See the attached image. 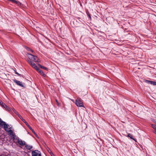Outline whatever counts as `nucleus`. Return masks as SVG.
Instances as JSON below:
<instances>
[{
  "instance_id": "obj_18",
  "label": "nucleus",
  "mask_w": 156,
  "mask_h": 156,
  "mask_svg": "<svg viewBox=\"0 0 156 156\" xmlns=\"http://www.w3.org/2000/svg\"><path fill=\"white\" fill-rule=\"evenodd\" d=\"M7 132H9L10 133V135L12 134L13 133V132L12 130L11 129H10L8 131L7 130V129H6Z\"/></svg>"
},
{
  "instance_id": "obj_21",
  "label": "nucleus",
  "mask_w": 156,
  "mask_h": 156,
  "mask_svg": "<svg viewBox=\"0 0 156 156\" xmlns=\"http://www.w3.org/2000/svg\"><path fill=\"white\" fill-rule=\"evenodd\" d=\"M11 135V137L13 138V139H15V134L13 133L12 134L10 135Z\"/></svg>"
},
{
  "instance_id": "obj_27",
  "label": "nucleus",
  "mask_w": 156,
  "mask_h": 156,
  "mask_svg": "<svg viewBox=\"0 0 156 156\" xmlns=\"http://www.w3.org/2000/svg\"><path fill=\"white\" fill-rule=\"evenodd\" d=\"M56 101L57 105H59V103H58V101H57V100H56Z\"/></svg>"
},
{
  "instance_id": "obj_17",
  "label": "nucleus",
  "mask_w": 156,
  "mask_h": 156,
  "mask_svg": "<svg viewBox=\"0 0 156 156\" xmlns=\"http://www.w3.org/2000/svg\"><path fill=\"white\" fill-rule=\"evenodd\" d=\"M1 106L3 108H5V107L6 106V105L5 103H4L3 102H2V104H0Z\"/></svg>"
},
{
  "instance_id": "obj_5",
  "label": "nucleus",
  "mask_w": 156,
  "mask_h": 156,
  "mask_svg": "<svg viewBox=\"0 0 156 156\" xmlns=\"http://www.w3.org/2000/svg\"><path fill=\"white\" fill-rule=\"evenodd\" d=\"M13 81L18 85H19V86H20L23 87H25L24 86V85L22 83L20 82V81L16 80H13Z\"/></svg>"
},
{
  "instance_id": "obj_4",
  "label": "nucleus",
  "mask_w": 156,
  "mask_h": 156,
  "mask_svg": "<svg viewBox=\"0 0 156 156\" xmlns=\"http://www.w3.org/2000/svg\"><path fill=\"white\" fill-rule=\"evenodd\" d=\"M28 62L35 69L37 68V67L36 64L32 61L30 60H27Z\"/></svg>"
},
{
  "instance_id": "obj_20",
  "label": "nucleus",
  "mask_w": 156,
  "mask_h": 156,
  "mask_svg": "<svg viewBox=\"0 0 156 156\" xmlns=\"http://www.w3.org/2000/svg\"><path fill=\"white\" fill-rule=\"evenodd\" d=\"M151 126V127L155 130L156 129V125L154 124H152Z\"/></svg>"
},
{
  "instance_id": "obj_31",
  "label": "nucleus",
  "mask_w": 156,
  "mask_h": 156,
  "mask_svg": "<svg viewBox=\"0 0 156 156\" xmlns=\"http://www.w3.org/2000/svg\"><path fill=\"white\" fill-rule=\"evenodd\" d=\"M153 132L156 134V131H153Z\"/></svg>"
},
{
  "instance_id": "obj_11",
  "label": "nucleus",
  "mask_w": 156,
  "mask_h": 156,
  "mask_svg": "<svg viewBox=\"0 0 156 156\" xmlns=\"http://www.w3.org/2000/svg\"><path fill=\"white\" fill-rule=\"evenodd\" d=\"M19 117L22 121L26 124V125L28 124V123L23 118L22 116L20 115H19Z\"/></svg>"
},
{
  "instance_id": "obj_23",
  "label": "nucleus",
  "mask_w": 156,
  "mask_h": 156,
  "mask_svg": "<svg viewBox=\"0 0 156 156\" xmlns=\"http://www.w3.org/2000/svg\"><path fill=\"white\" fill-rule=\"evenodd\" d=\"M77 19H78V20H76V21L77 22H79V21H80L82 22V20H82L81 19V20H80V18L79 17L77 18Z\"/></svg>"
},
{
  "instance_id": "obj_24",
  "label": "nucleus",
  "mask_w": 156,
  "mask_h": 156,
  "mask_svg": "<svg viewBox=\"0 0 156 156\" xmlns=\"http://www.w3.org/2000/svg\"><path fill=\"white\" fill-rule=\"evenodd\" d=\"M49 152L50 153V154L52 156H55L54 154H53V153L51 151L50 152Z\"/></svg>"
},
{
  "instance_id": "obj_13",
  "label": "nucleus",
  "mask_w": 156,
  "mask_h": 156,
  "mask_svg": "<svg viewBox=\"0 0 156 156\" xmlns=\"http://www.w3.org/2000/svg\"><path fill=\"white\" fill-rule=\"evenodd\" d=\"M37 65H38L39 66V67L40 68H41V69H45V70H48V69L46 67H45L44 66H42L41 65H40V64H39V63H38L37 64Z\"/></svg>"
},
{
  "instance_id": "obj_29",
  "label": "nucleus",
  "mask_w": 156,
  "mask_h": 156,
  "mask_svg": "<svg viewBox=\"0 0 156 156\" xmlns=\"http://www.w3.org/2000/svg\"><path fill=\"white\" fill-rule=\"evenodd\" d=\"M0 156H7L6 155H4V154H2V155H0Z\"/></svg>"
},
{
  "instance_id": "obj_26",
  "label": "nucleus",
  "mask_w": 156,
  "mask_h": 156,
  "mask_svg": "<svg viewBox=\"0 0 156 156\" xmlns=\"http://www.w3.org/2000/svg\"><path fill=\"white\" fill-rule=\"evenodd\" d=\"M15 113L16 115H17L19 116V115H20V114L18 113L16 111V112H15Z\"/></svg>"
},
{
  "instance_id": "obj_30",
  "label": "nucleus",
  "mask_w": 156,
  "mask_h": 156,
  "mask_svg": "<svg viewBox=\"0 0 156 156\" xmlns=\"http://www.w3.org/2000/svg\"><path fill=\"white\" fill-rule=\"evenodd\" d=\"M2 101L0 99V104H2Z\"/></svg>"
},
{
  "instance_id": "obj_22",
  "label": "nucleus",
  "mask_w": 156,
  "mask_h": 156,
  "mask_svg": "<svg viewBox=\"0 0 156 156\" xmlns=\"http://www.w3.org/2000/svg\"><path fill=\"white\" fill-rule=\"evenodd\" d=\"M87 16H88V17L90 19H91V17L90 14L88 12H87Z\"/></svg>"
},
{
  "instance_id": "obj_12",
  "label": "nucleus",
  "mask_w": 156,
  "mask_h": 156,
  "mask_svg": "<svg viewBox=\"0 0 156 156\" xmlns=\"http://www.w3.org/2000/svg\"><path fill=\"white\" fill-rule=\"evenodd\" d=\"M33 61H34L35 62H40V60L38 58V57L35 56V57H34Z\"/></svg>"
},
{
  "instance_id": "obj_14",
  "label": "nucleus",
  "mask_w": 156,
  "mask_h": 156,
  "mask_svg": "<svg viewBox=\"0 0 156 156\" xmlns=\"http://www.w3.org/2000/svg\"><path fill=\"white\" fill-rule=\"evenodd\" d=\"M25 145L26 148L28 150H30L33 148V147L32 146H30L27 144H26Z\"/></svg>"
},
{
  "instance_id": "obj_15",
  "label": "nucleus",
  "mask_w": 156,
  "mask_h": 156,
  "mask_svg": "<svg viewBox=\"0 0 156 156\" xmlns=\"http://www.w3.org/2000/svg\"><path fill=\"white\" fill-rule=\"evenodd\" d=\"M5 110L8 111H10L11 110V109L8 106L6 105V106L4 108Z\"/></svg>"
},
{
  "instance_id": "obj_7",
  "label": "nucleus",
  "mask_w": 156,
  "mask_h": 156,
  "mask_svg": "<svg viewBox=\"0 0 156 156\" xmlns=\"http://www.w3.org/2000/svg\"><path fill=\"white\" fill-rule=\"evenodd\" d=\"M27 56L28 57L29 59H30V60L33 61V60H34V57H35V56L31 54H27Z\"/></svg>"
},
{
  "instance_id": "obj_1",
  "label": "nucleus",
  "mask_w": 156,
  "mask_h": 156,
  "mask_svg": "<svg viewBox=\"0 0 156 156\" xmlns=\"http://www.w3.org/2000/svg\"><path fill=\"white\" fill-rule=\"evenodd\" d=\"M76 105L79 107H83V102L82 100L80 98H77L76 101Z\"/></svg>"
},
{
  "instance_id": "obj_9",
  "label": "nucleus",
  "mask_w": 156,
  "mask_h": 156,
  "mask_svg": "<svg viewBox=\"0 0 156 156\" xmlns=\"http://www.w3.org/2000/svg\"><path fill=\"white\" fill-rule=\"evenodd\" d=\"M26 125L27 126V127L29 128V129L32 131V133L35 135L37 137H38V136L37 134L35 133V131L30 126L29 124Z\"/></svg>"
},
{
  "instance_id": "obj_16",
  "label": "nucleus",
  "mask_w": 156,
  "mask_h": 156,
  "mask_svg": "<svg viewBox=\"0 0 156 156\" xmlns=\"http://www.w3.org/2000/svg\"><path fill=\"white\" fill-rule=\"evenodd\" d=\"M128 136L131 139H132L133 140H135V139L133 138L132 135L130 133L128 134Z\"/></svg>"
},
{
  "instance_id": "obj_6",
  "label": "nucleus",
  "mask_w": 156,
  "mask_h": 156,
  "mask_svg": "<svg viewBox=\"0 0 156 156\" xmlns=\"http://www.w3.org/2000/svg\"><path fill=\"white\" fill-rule=\"evenodd\" d=\"M17 142L21 145L24 146L26 144L25 142L22 140L18 139Z\"/></svg>"
},
{
  "instance_id": "obj_2",
  "label": "nucleus",
  "mask_w": 156,
  "mask_h": 156,
  "mask_svg": "<svg viewBox=\"0 0 156 156\" xmlns=\"http://www.w3.org/2000/svg\"><path fill=\"white\" fill-rule=\"evenodd\" d=\"M3 126L4 128L5 131H7L6 129L8 128L9 125L7 124L5 122L2 120L0 118V126Z\"/></svg>"
},
{
  "instance_id": "obj_3",
  "label": "nucleus",
  "mask_w": 156,
  "mask_h": 156,
  "mask_svg": "<svg viewBox=\"0 0 156 156\" xmlns=\"http://www.w3.org/2000/svg\"><path fill=\"white\" fill-rule=\"evenodd\" d=\"M31 154L32 156H41V152L38 150L33 151Z\"/></svg>"
},
{
  "instance_id": "obj_10",
  "label": "nucleus",
  "mask_w": 156,
  "mask_h": 156,
  "mask_svg": "<svg viewBox=\"0 0 156 156\" xmlns=\"http://www.w3.org/2000/svg\"><path fill=\"white\" fill-rule=\"evenodd\" d=\"M146 82L148 83L154 85H156V82L150 80H146Z\"/></svg>"
},
{
  "instance_id": "obj_25",
  "label": "nucleus",
  "mask_w": 156,
  "mask_h": 156,
  "mask_svg": "<svg viewBox=\"0 0 156 156\" xmlns=\"http://www.w3.org/2000/svg\"><path fill=\"white\" fill-rule=\"evenodd\" d=\"M15 73L16 74H17L19 76H21V75L19 73H18L17 72H16V71H15Z\"/></svg>"
},
{
  "instance_id": "obj_19",
  "label": "nucleus",
  "mask_w": 156,
  "mask_h": 156,
  "mask_svg": "<svg viewBox=\"0 0 156 156\" xmlns=\"http://www.w3.org/2000/svg\"><path fill=\"white\" fill-rule=\"evenodd\" d=\"M25 48L27 50V51H32V52H33V51L30 48L27 47H25Z\"/></svg>"
},
{
  "instance_id": "obj_32",
  "label": "nucleus",
  "mask_w": 156,
  "mask_h": 156,
  "mask_svg": "<svg viewBox=\"0 0 156 156\" xmlns=\"http://www.w3.org/2000/svg\"><path fill=\"white\" fill-rule=\"evenodd\" d=\"M11 128H12V127H10V128H9V129H11Z\"/></svg>"
},
{
  "instance_id": "obj_28",
  "label": "nucleus",
  "mask_w": 156,
  "mask_h": 156,
  "mask_svg": "<svg viewBox=\"0 0 156 156\" xmlns=\"http://www.w3.org/2000/svg\"><path fill=\"white\" fill-rule=\"evenodd\" d=\"M12 110L13 111V112H16V111H15V109L14 108H13L12 109Z\"/></svg>"
},
{
  "instance_id": "obj_8",
  "label": "nucleus",
  "mask_w": 156,
  "mask_h": 156,
  "mask_svg": "<svg viewBox=\"0 0 156 156\" xmlns=\"http://www.w3.org/2000/svg\"><path fill=\"white\" fill-rule=\"evenodd\" d=\"M36 69L37 70V72L39 73L42 76H45V75L43 72V71L39 68H38L37 67V68Z\"/></svg>"
}]
</instances>
